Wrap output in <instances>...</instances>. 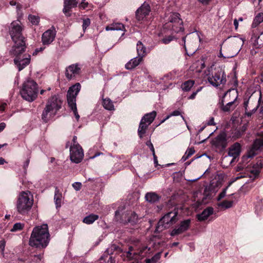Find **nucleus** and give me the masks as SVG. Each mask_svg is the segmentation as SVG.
<instances>
[{
	"label": "nucleus",
	"mask_w": 263,
	"mask_h": 263,
	"mask_svg": "<svg viewBox=\"0 0 263 263\" xmlns=\"http://www.w3.org/2000/svg\"><path fill=\"white\" fill-rule=\"evenodd\" d=\"M62 103V100L58 95H53L50 97L42 114L43 121L47 123L52 119L61 108Z\"/></svg>",
	"instance_id": "7ed1b4c3"
},
{
	"label": "nucleus",
	"mask_w": 263,
	"mask_h": 263,
	"mask_svg": "<svg viewBox=\"0 0 263 263\" xmlns=\"http://www.w3.org/2000/svg\"><path fill=\"white\" fill-rule=\"evenodd\" d=\"M262 167V164L261 162H258L255 164H254L252 168H251L250 170V177L255 178L257 177L261 168Z\"/></svg>",
	"instance_id": "393cba45"
},
{
	"label": "nucleus",
	"mask_w": 263,
	"mask_h": 263,
	"mask_svg": "<svg viewBox=\"0 0 263 263\" xmlns=\"http://www.w3.org/2000/svg\"><path fill=\"white\" fill-rule=\"evenodd\" d=\"M233 201L224 200L218 204L219 206L222 207L225 209H229L233 206Z\"/></svg>",
	"instance_id": "79ce46f5"
},
{
	"label": "nucleus",
	"mask_w": 263,
	"mask_h": 263,
	"mask_svg": "<svg viewBox=\"0 0 263 263\" xmlns=\"http://www.w3.org/2000/svg\"><path fill=\"white\" fill-rule=\"evenodd\" d=\"M106 31H112V30H125V27L122 23H112L110 25L107 26L105 28Z\"/></svg>",
	"instance_id": "c756f323"
},
{
	"label": "nucleus",
	"mask_w": 263,
	"mask_h": 263,
	"mask_svg": "<svg viewBox=\"0 0 263 263\" xmlns=\"http://www.w3.org/2000/svg\"><path fill=\"white\" fill-rule=\"evenodd\" d=\"M98 218L99 216L98 215L91 214L85 217L83 219V222L87 224H91L98 220Z\"/></svg>",
	"instance_id": "c9c22d12"
},
{
	"label": "nucleus",
	"mask_w": 263,
	"mask_h": 263,
	"mask_svg": "<svg viewBox=\"0 0 263 263\" xmlns=\"http://www.w3.org/2000/svg\"><path fill=\"white\" fill-rule=\"evenodd\" d=\"M145 200L151 203H155L159 200L160 197L154 192H149L145 194Z\"/></svg>",
	"instance_id": "bb28decb"
},
{
	"label": "nucleus",
	"mask_w": 263,
	"mask_h": 263,
	"mask_svg": "<svg viewBox=\"0 0 263 263\" xmlns=\"http://www.w3.org/2000/svg\"><path fill=\"white\" fill-rule=\"evenodd\" d=\"M23 27L20 21H13L10 24L9 33L14 45L10 51L11 54L23 53L25 50V38L22 35Z\"/></svg>",
	"instance_id": "f257e3e1"
},
{
	"label": "nucleus",
	"mask_w": 263,
	"mask_h": 263,
	"mask_svg": "<svg viewBox=\"0 0 263 263\" xmlns=\"http://www.w3.org/2000/svg\"><path fill=\"white\" fill-rule=\"evenodd\" d=\"M263 147V134L257 138L247 153L249 158H253L256 156Z\"/></svg>",
	"instance_id": "9b49d317"
},
{
	"label": "nucleus",
	"mask_w": 263,
	"mask_h": 263,
	"mask_svg": "<svg viewBox=\"0 0 263 263\" xmlns=\"http://www.w3.org/2000/svg\"><path fill=\"white\" fill-rule=\"evenodd\" d=\"M78 0H64L63 13L67 16L70 15V11L72 8L76 7L78 5Z\"/></svg>",
	"instance_id": "412c9836"
},
{
	"label": "nucleus",
	"mask_w": 263,
	"mask_h": 263,
	"mask_svg": "<svg viewBox=\"0 0 263 263\" xmlns=\"http://www.w3.org/2000/svg\"><path fill=\"white\" fill-rule=\"evenodd\" d=\"M62 199V194L60 191L58 187L55 189L54 201L57 208H60L61 206Z\"/></svg>",
	"instance_id": "cd10ccee"
},
{
	"label": "nucleus",
	"mask_w": 263,
	"mask_h": 263,
	"mask_svg": "<svg viewBox=\"0 0 263 263\" xmlns=\"http://www.w3.org/2000/svg\"><path fill=\"white\" fill-rule=\"evenodd\" d=\"M146 145L149 147L151 151L152 152V154L154 153H155L154 146H153V144L152 143V142L150 141H147L146 142Z\"/></svg>",
	"instance_id": "4d7b16f0"
},
{
	"label": "nucleus",
	"mask_w": 263,
	"mask_h": 263,
	"mask_svg": "<svg viewBox=\"0 0 263 263\" xmlns=\"http://www.w3.org/2000/svg\"><path fill=\"white\" fill-rule=\"evenodd\" d=\"M151 11V7L147 3H143L136 11V17L140 21L148 15Z\"/></svg>",
	"instance_id": "a211bd4d"
},
{
	"label": "nucleus",
	"mask_w": 263,
	"mask_h": 263,
	"mask_svg": "<svg viewBox=\"0 0 263 263\" xmlns=\"http://www.w3.org/2000/svg\"><path fill=\"white\" fill-rule=\"evenodd\" d=\"M129 211L126 210L124 208H119L115 212V220L124 224H127Z\"/></svg>",
	"instance_id": "dca6fc26"
},
{
	"label": "nucleus",
	"mask_w": 263,
	"mask_h": 263,
	"mask_svg": "<svg viewBox=\"0 0 263 263\" xmlns=\"http://www.w3.org/2000/svg\"><path fill=\"white\" fill-rule=\"evenodd\" d=\"M213 213V208L212 207H208L204 209L201 214L197 215L198 220L200 221H204Z\"/></svg>",
	"instance_id": "b1692460"
},
{
	"label": "nucleus",
	"mask_w": 263,
	"mask_h": 263,
	"mask_svg": "<svg viewBox=\"0 0 263 263\" xmlns=\"http://www.w3.org/2000/svg\"><path fill=\"white\" fill-rule=\"evenodd\" d=\"M246 129V126H243L241 129H236L233 130L231 135V137L233 139V140H235L240 138L243 134Z\"/></svg>",
	"instance_id": "2f4dec72"
},
{
	"label": "nucleus",
	"mask_w": 263,
	"mask_h": 263,
	"mask_svg": "<svg viewBox=\"0 0 263 263\" xmlns=\"http://www.w3.org/2000/svg\"><path fill=\"white\" fill-rule=\"evenodd\" d=\"M256 42L258 44L261 45L263 43V33H261L256 40Z\"/></svg>",
	"instance_id": "6e6d98bb"
},
{
	"label": "nucleus",
	"mask_w": 263,
	"mask_h": 263,
	"mask_svg": "<svg viewBox=\"0 0 263 263\" xmlns=\"http://www.w3.org/2000/svg\"><path fill=\"white\" fill-rule=\"evenodd\" d=\"M228 187H226L223 190V191L218 195L217 197V200L219 201L223 198H224L226 195L227 190Z\"/></svg>",
	"instance_id": "09e8293b"
},
{
	"label": "nucleus",
	"mask_w": 263,
	"mask_h": 263,
	"mask_svg": "<svg viewBox=\"0 0 263 263\" xmlns=\"http://www.w3.org/2000/svg\"><path fill=\"white\" fill-rule=\"evenodd\" d=\"M202 89V87H199L195 91L193 92V93L189 97V99L193 100L194 99L198 92L200 91Z\"/></svg>",
	"instance_id": "de8ad7c7"
},
{
	"label": "nucleus",
	"mask_w": 263,
	"mask_h": 263,
	"mask_svg": "<svg viewBox=\"0 0 263 263\" xmlns=\"http://www.w3.org/2000/svg\"><path fill=\"white\" fill-rule=\"evenodd\" d=\"M153 156L154 157V162L155 165V166H157V165H158V161L157 160V157L156 155H155V153H153Z\"/></svg>",
	"instance_id": "052dcab7"
},
{
	"label": "nucleus",
	"mask_w": 263,
	"mask_h": 263,
	"mask_svg": "<svg viewBox=\"0 0 263 263\" xmlns=\"http://www.w3.org/2000/svg\"><path fill=\"white\" fill-rule=\"evenodd\" d=\"M56 35V30L54 27L46 30L43 33L42 36V42L43 45H49L54 40Z\"/></svg>",
	"instance_id": "2eb2a0df"
},
{
	"label": "nucleus",
	"mask_w": 263,
	"mask_h": 263,
	"mask_svg": "<svg viewBox=\"0 0 263 263\" xmlns=\"http://www.w3.org/2000/svg\"><path fill=\"white\" fill-rule=\"evenodd\" d=\"M175 39V37L174 36H172V35H168L167 36H166L164 38H163L162 40H161V42L164 44H169L171 42H172V41H173Z\"/></svg>",
	"instance_id": "37998d69"
},
{
	"label": "nucleus",
	"mask_w": 263,
	"mask_h": 263,
	"mask_svg": "<svg viewBox=\"0 0 263 263\" xmlns=\"http://www.w3.org/2000/svg\"><path fill=\"white\" fill-rule=\"evenodd\" d=\"M178 211L176 209L165 214L159 220L156 227V230L161 231L167 229L176 223L178 220Z\"/></svg>",
	"instance_id": "0eeeda50"
},
{
	"label": "nucleus",
	"mask_w": 263,
	"mask_h": 263,
	"mask_svg": "<svg viewBox=\"0 0 263 263\" xmlns=\"http://www.w3.org/2000/svg\"><path fill=\"white\" fill-rule=\"evenodd\" d=\"M84 156L83 151L79 144H75L70 148V158L72 162L76 163H80Z\"/></svg>",
	"instance_id": "1a4fd4ad"
},
{
	"label": "nucleus",
	"mask_w": 263,
	"mask_h": 263,
	"mask_svg": "<svg viewBox=\"0 0 263 263\" xmlns=\"http://www.w3.org/2000/svg\"><path fill=\"white\" fill-rule=\"evenodd\" d=\"M161 252L157 253L150 259H146V263H157L161 257Z\"/></svg>",
	"instance_id": "a19ab883"
},
{
	"label": "nucleus",
	"mask_w": 263,
	"mask_h": 263,
	"mask_svg": "<svg viewBox=\"0 0 263 263\" xmlns=\"http://www.w3.org/2000/svg\"><path fill=\"white\" fill-rule=\"evenodd\" d=\"M189 157H190V156H188V155L186 153H185L184 155L183 156V157L181 158V160L183 162H184L185 160H186Z\"/></svg>",
	"instance_id": "0e129e2a"
},
{
	"label": "nucleus",
	"mask_w": 263,
	"mask_h": 263,
	"mask_svg": "<svg viewBox=\"0 0 263 263\" xmlns=\"http://www.w3.org/2000/svg\"><path fill=\"white\" fill-rule=\"evenodd\" d=\"M81 87L79 83H76L69 87L67 94V101L68 106L73 111L77 121L79 120L80 116L78 114L76 105V97L81 89Z\"/></svg>",
	"instance_id": "423d86ee"
},
{
	"label": "nucleus",
	"mask_w": 263,
	"mask_h": 263,
	"mask_svg": "<svg viewBox=\"0 0 263 263\" xmlns=\"http://www.w3.org/2000/svg\"><path fill=\"white\" fill-rule=\"evenodd\" d=\"M166 27L169 28L173 32L175 33H178L181 31H183L184 30L183 24H181L178 25L177 23H167Z\"/></svg>",
	"instance_id": "c85d7f7f"
},
{
	"label": "nucleus",
	"mask_w": 263,
	"mask_h": 263,
	"mask_svg": "<svg viewBox=\"0 0 263 263\" xmlns=\"http://www.w3.org/2000/svg\"><path fill=\"white\" fill-rule=\"evenodd\" d=\"M139 219V218L138 215L134 211L131 210L129 211L127 223H129L132 225H134L138 222Z\"/></svg>",
	"instance_id": "7c9ffc66"
},
{
	"label": "nucleus",
	"mask_w": 263,
	"mask_h": 263,
	"mask_svg": "<svg viewBox=\"0 0 263 263\" xmlns=\"http://www.w3.org/2000/svg\"><path fill=\"white\" fill-rule=\"evenodd\" d=\"M80 71V68L78 64H72L66 68L65 76L68 79L71 80L78 74Z\"/></svg>",
	"instance_id": "aec40b11"
},
{
	"label": "nucleus",
	"mask_w": 263,
	"mask_h": 263,
	"mask_svg": "<svg viewBox=\"0 0 263 263\" xmlns=\"http://www.w3.org/2000/svg\"><path fill=\"white\" fill-rule=\"evenodd\" d=\"M240 152L241 145L239 143L236 142L229 148L228 155L229 156L235 159L239 156Z\"/></svg>",
	"instance_id": "4be33fe9"
},
{
	"label": "nucleus",
	"mask_w": 263,
	"mask_h": 263,
	"mask_svg": "<svg viewBox=\"0 0 263 263\" xmlns=\"http://www.w3.org/2000/svg\"><path fill=\"white\" fill-rule=\"evenodd\" d=\"M208 81L213 86H218L226 82V77L224 72L220 70L215 72L214 74L208 78Z\"/></svg>",
	"instance_id": "9d476101"
},
{
	"label": "nucleus",
	"mask_w": 263,
	"mask_h": 263,
	"mask_svg": "<svg viewBox=\"0 0 263 263\" xmlns=\"http://www.w3.org/2000/svg\"><path fill=\"white\" fill-rule=\"evenodd\" d=\"M72 187L75 190L78 191L81 190L82 187V184L80 182H75L72 184Z\"/></svg>",
	"instance_id": "8fccbe9b"
},
{
	"label": "nucleus",
	"mask_w": 263,
	"mask_h": 263,
	"mask_svg": "<svg viewBox=\"0 0 263 263\" xmlns=\"http://www.w3.org/2000/svg\"><path fill=\"white\" fill-rule=\"evenodd\" d=\"M263 22V13H259L254 18L252 27L255 28Z\"/></svg>",
	"instance_id": "58836bf2"
},
{
	"label": "nucleus",
	"mask_w": 263,
	"mask_h": 263,
	"mask_svg": "<svg viewBox=\"0 0 263 263\" xmlns=\"http://www.w3.org/2000/svg\"><path fill=\"white\" fill-rule=\"evenodd\" d=\"M50 241V234L47 224L35 227L31 233L29 245L37 248H45Z\"/></svg>",
	"instance_id": "f03ea898"
},
{
	"label": "nucleus",
	"mask_w": 263,
	"mask_h": 263,
	"mask_svg": "<svg viewBox=\"0 0 263 263\" xmlns=\"http://www.w3.org/2000/svg\"><path fill=\"white\" fill-rule=\"evenodd\" d=\"M44 49H45V47H40L39 48H36L34 52L33 53V55H36L39 52L43 51L44 50Z\"/></svg>",
	"instance_id": "bf43d9fd"
},
{
	"label": "nucleus",
	"mask_w": 263,
	"mask_h": 263,
	"mask_svg": "<svg viewBox=\"0 0 263 263\" xmlns=\"http://www.w3.org/2000/svg\"><path fill=\"white\" fill-rule=\"evenodd\" d=\"M228 93L232 96V99L227 103L226 105H224L223 100L221 101L220 108L224 112H228L234 109L238 104L236 103V100L238 98L237 91L235 89L229 90L224 93V97L228 95Z\"/></svg>",
	"instance_id": "6e6552de"
},
{
	"label": "nucleus",
	"mask_w": 263,
	"mask_h": 263,
	"mask_svg": "<svg viewBox=\"0 0 263 263\" xmlns=\"http://www.w3.org/2000/svg\"><path fill=\"white\" fill-rule=\"evenodd\" d=\"M6 127V124L4 122L0 123V132L3 131Z\"/></svg>",
	"instance_id": "69168bd1"
},
{
	"label": "nucleus",
	"mask_w": 263,
	"mask_h": 263,
	"mask_svg": "<svg viewBox=\"0 0 263 263\" xmlns=\"http://www.w3.org/2000/svg\"><path fill=\"white\" fill-rule=\"evenodd\" d=\"M180 15L178 13H173L169 17L168 22L167 23H177L179 24H183L182 20L179 17Z\"/></svg>",
	"instance_id": "72a5a7b5"
},
{
	"label": "nucleus",
	"mask_w": 263,
	"mask_h": 263,
	"mask_svg": "<svg viewBox=\"0 0 263 263\" xmlns=\"http://www.w3.org/2000/svg\"><path fill=\"white\" fill-rule=\"evenodd\" d=\"M143 58L141 57L137 56L131 59L127 62L125 66V67L127 70H132L138 66L139 64L142 61Z\"/></svg>",
	"instance_id": "5701e85b"
},
{
	"label": "nucleus",
	"mask_w": 263,
	"mask_h": 263,
	"mask_svg": "<svg viewBox=\"0 0 263 263\" xmlns=\"http://www.w3.org/2000/svg\"><path fill=\"white\" fill-rule=\"evenodd\" d=\"M211 144L217 148L224 149L228 145L226 134L224 132L220 133L213 139Z\"/></svg>",
	"instance_id": "f8f14e48"
},
{
	"label": "nucleus",
	"mask_w": 263,
	"mask_h": 263,
	"mask_svg": "<svg viewBox=\"0 0 263 263\" xmlns=\"http://www.w3.org/2000/svg\"><path fill=\"white\" fill-rule=\"evenodd\" d=\"M156 112L153 111L151 112L146 114L141 119V122L145 123L150 125L156 117Z\"/></svg>",
	"instance_id": "a878e982"
},
{
	"label": "nucleus",
	"mask_w": 263,
	"mask_h": 263,
	"mask_svg": "<svg viewBox=\"0 0 263 263\" xmlns=\"http://www.w3.org/2000/svg\"><path fill=\"white\" fill-rule=\"evenodd\" d=\"M28 20L32 25L37 26L40 23V18L37 15L29 14Z\"/></svg>",
	"instance_id": "ea45409f"
},
{
	"label": "nucleus",
	"mask_w": 263,
	"mask_h": 263,
	"mask_svg": "<svg viewBox=\"0 0 263 263\" xmlns=\"http://www.w3.org/2000/svg\"><path fill=\"white\" fill-rule=\"evenodd\" d=\"M90 20L89 18H87L83 19L82 27H83V30L84 31H85L86 28L90 25Z\"/></svg>",
	"instance_id": "a18cd8bd"
},
{
	"label": "nucleus",
	"mask_w": 263,
	"mask_h": 263,
	"mask_svg": "<svg viewBox=\"0 0 263 263\" xmlns=\"http://www.w3.org/2000/svg\"><path fill=\"white\" fill-rule=\"evenodd\" d=\"M261 100V91H259V98L258 101V104L256 105V106L255 107H254L251 110V112H252L253 114L254 113H255L256 112V111L257 110V108L260 104Z\"/></svg>",
	"instance_id": "3c124183"
},
{
	"label": "nucleus",
	"mask_w": 263,
	"mask_h": 263,
	"mask_svg": "<svg viewBox=\"0 0 263 263\" xmlns=\"http://www.w3.org/2000/svg\"><path fill=\"white\" fill-rule=\"evenodd\" d=\"M195 151L194 147H190L186 150L185 153L188 155V156L191 157L195 153Z\"/></svg>",
	"instance_id": "864d4df0"
},
{
	"label": "nucleus",
	"mask_w": 263,
	"mask_h": 263,
	"mask_svg": "<svg viewBox=\"0 0 263 263\" xmlns=\"http://www.w3.org/2000/svg\"><path fill=\"white\" fill-rule=\"evenodd\" d=\"M207 124L208 125H215V123H214V119L213 117H211L210 118V119L209 120V121H208Z\"/></svg>",
	"instance_id": "680f3d73"
},
{
	"label": "nucleus",
	"mask_w": 263,
	"mask_h": 263,
	"mask_svg": "<svg viewBox=\"0 0 263 263\" xmlns=\"http://www.w3.org/2000/svg\"><path fill=\"white\" fill-rule=\"evenodd\" d=\"M190 224V219H186L181 221L179 224L172 231L170 235L172 236H174L182 234L189 229Z\"/></svg>",
	"instance_id": "ddd939ff"
},
{
	"label": "nucleus",
	"mask_w": 263,
	"mask_h": 263,
	"mask_svg": "<svg viewBox=\"0 0 263 263\" xmlns=\"http://www.w3.org/2000/svg\"><path fill=\"white\" fill-rule=\"evenodd\" d=\"M37 85L33 80H28L25 82L20 91L22 98L29 102L34 101L37 95Z\"/></svg>",
	"instance_id": "39448f33"
},
{
	"label": "nucleus",
	"mask_w": 263,
	"mask_h": 263,
	"mask_svg": "<svg viewBox=\"0 0 263 263\" xmlns=\"http://www.w3.org/2000/svg\"><path fill=\"white\" fill-rule=\"evenodd\" d=\"M29 159H27L24 164V168L25 170H26V168L28 167L29 164Z\"/></svg>",
	"instance_id": "774afa93"
},
{
	"label": "nucleus",
	"mask_w": 263,
	"mask_h": 263,
	"mask_svg": "<svg viewBox=\"0 0 263 263\" xmlns=\"http://www.w3.org/2000/svg\"><path fill=\"white\" fill-rule=\"evenodd\" d=\"M6 105V103H4L0 106V112H3L5 110Z\"/></svg>",
	"instance_id": "338daca9"
},
{
	"label": "nucleus",
	"mask_w": 263,
	"mask_h": 263,
	"mask_svg": "<svg viewBox=\"0 0 263 263\" xmlns=\"http://www.w3.org/2000/svg\"><path fill=\"white\" fill-rule=\"evenodd\" d=\"M199 2L203 5H206L211 0H198Z\"/></svg>",
	"instance_id": "e2e57ef3"
},
{
	"label": "nucleus",
	"mask_w": 263,
	"mask_h": 263,
	"mask_svg": "<svg viewBox=\"0 0 263 263\" xmlns=\"http://www.w3.org/2000/svg\"><path fill=\"white\" fill-rule=\"evenodd\" d=\"M24 224L20 222L16 223L14 224L11 231L15 232L22 230L23 228Z\"/></svg>",
	"instance_id": "c03bdc74"
},
{
	"label": "nucleus",
	"mask_w": 263,
	"mask_h": 263,
	"mask_svg": "<svg viewBox=\"0 0 263 263\" xmlns=\"http://www.w3.org/2000/svg\"><path fill=\"white\" fill-rule=\"evenodd\" d=\"M149 126V125H147L145 123L140 122L138 129V134L140 138L141 139L143 137Z\"/></svg>",
	"instance_id": "473e14b6"
},
{
	"label": "nucleus",
	"mask_w": 263,
	"mask_h": 263,
	"mask_svg": "<svg viewBox=\"0 0 263 263\" xmlns=\"http://www.w3.org/2000/svg\"><path fill=\"white\" fill-rule=\"evenodd\" d=\"M235 43L236 44H238L239 46H242L243 44V40L240 39V38H239V39H237L235 41Z\"/></svg>",
	"instance_id": "13d9d810"
},
{
	"label": "nucleus",
	"mask_w": 263,
	"mask_h": 263,
	"mask_svg": "<svg viewBox=\"0 0 263 263\" xmlns=\"http://www.w3.org/2000/svg\"><path fill=\"white\" fill-rule=\"evenodd\" d=\"M22 53H20L14 55L16 57L14 59V62L18 68L19 71L23 69L30 62V55H28V57L21 58V54ZM13 55H14V54Z\"/></svg>",
	"instance_id": "f3484780"
},
{
	"label": "nucleus",
	"mask_w": 263,
	"mask_h": 263,
	"mask_svg": "<svg viewBox=\"0 0 263 263\" xmlns=\"http://www.w3.org/2000/svg\"><path fill=\"white\" fill-rule=\"evenodd\" d=\"M5 245L6 241L4 240H1L0 241V251L2 252L3 254H4Z\"/></svg>",
	"instance_id": "603ef678"
},
{
	"label": "nucleus",
	"mask_w": 263,
	"mask_h": 263,
	"mask_svg": "<svg viewBox=\"0 0 263 263\" xmlns=\"http://www.w3.org/2000/svg\"><path fill=\"white\" fill-rule=\"evenodd\" d=\"M88 5V3L87 2H86L85 0H83L81 3L79 5V7L81 9H84L86 8Z\"/></svg>",
	"instance_id": "5fc2aeb1"
},
{
	"label": "nucleus",
	"mask_w": 263,
	"mask_h": 263,
	"mask_svg": "<svg viewBox=\"0 0 263 263\" xmlns=\"http://www.w3.org/2000/svg\"><path fill=\"white\" fill-rule=\"evenodd\" d=\"M181 115L180 111L176 110L173 111L170 115H168L164 119H163L161 123L164 122L166 120L168 119L171 116H177Z\"/></svg>",
	"instance_id": "49530a36"
},
{
	"label": "nucleus",
	"mask_w": 263,
	"mask_h": 263,
	"mask_svg": "<svg viewBox=\"0 0 263 263\" xmlns=\"http://www.w3.org/2000/svg\"><path fill=\"white\" fill-rule=\"evenodd\" d=\"M33 201V195L30 191L21 192L18 196L16 202L17 212L22 215L28 214L31 209Z\"/></svg>",
	"instance_id": "20e7f679"
},
{
	"label": "nucleus",
	"mask_w": 263,
	"mask_h": 263,
	"mask_svg": "<svg viewBox=\"0 0 263 263\" xmlns=\"http://www.w3.org/2000/svg\"><path fill=\"white\" fill-rule=\"evenodd\" d=\"M138 251H136V249L133 246H130L128 248V251L125 252V255L128 260H132L136 258L137 255L144 256L143 253L147 250L148 251L150 250V248L147 247H142L139 249Z\"/></svg>",
	"instance_id": "4468645a"
},
{
	"label": "nucleus",
	"mask_w": 263,
	"mask_h": 263,
	"mask_svg": "<svg viewBox=\"0 0 263 263\" xmlns=\"http://www.w3.org/2000/svg\"><path fill=\"white\" fill-rule=\"evenodd\" d=\"M103 106L105 109L108 110H113L115 109L113 103L109 98H106L103 100Z\"/></svg>",
	"instance_id": "4c0bfd02"
},
{
	"label": "nucleus",
	"mask_w": 263,
	"mask_h": 263,
	"mask_svg": "<svg viewBox=\"0 0 263 263\" xmlns=\"http://www.w3.org/2000/svg\"><path fill=\"white\" fill-rule=\"evenodd\" d=\"M118 249H119V248L115 245H112L107 248L105 251V254L100 259V263H112L111 260L112 257L109 256V255L112 254L114 251L118 250Z\"/></svg>",
	"instance_id": "6ab92c4d"
},
{
	"label": "nucleus",
	"mask_w": 263,
	"mask_h": 263,
	"mask_svg": "<svg viewBox=\"0 0 263 263\" xmlns=\"http://www.w3.org/2000/svg\"><path fill=\"white\" fill-rule=\"evenodd\" d=\"M194 84L195 81L194 80H187L182 84L181 88L184 91H189L191 89Z\"/></svg>",
	"instance_id": "e433bc0d"
},
{
	"label": "nucleus",
	"mask_w": 263,
	"mask_h": 263,
	"mask_svg": "<svg viewBox=\"0 0 263 263\" xmlns=\"http://www.w3.org/2000/svg\"><path fill=\"white\" fill-rule=\"evenodd\" d=\"M146 48L143 45L142 42L140 41L138 42L137 44V51L138 53V56L141 57V58H143L146 55Z\"/></svg>",
	"instance_id": "f704fd0d"
}]
</instances>
